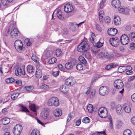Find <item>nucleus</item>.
Returning <instances> with one entry per match:
<instances>
[{"label": "nucleus", "mask_w": 135, "mask_h": 135, "mask_svg": "<svg viewBox=\"0 0 135 135\" xmlns=\"http://www.w3.org/2000/svg\"><path fill=\"white\" fill-rule=\"evenodd\" d=\"M86 91L85 92H84L83 93V95L85 96H86L88 95L90 92V90H89V87H87L86 88Z\"/></svg>", "instance_id": "6e6d98bb"}, {"label": "nucleus", "mask_w": 135, "mask_h": 135, "mask_svg": "<svg viewBox=\"0 0 135 135\" xmlns=\"http://www.w3.org/2000/svg\"><path fill=\"white\" fill-rule=\"evenodd\" d=\"M1 3L3 5L5 8H7L9 6V4L7 0H1Z\"/></svg>", "instance_id": "7c9ffc66"}, {"label": "nucleus", "mask_w": 135, "mask_h": 135, "mask_svg": "<svg viewBox=\"0 0 135 135\" xmlns=\"http://www.w3.org/2000/svg\"><path fill=\"white\" fill-rule=\"evenodd\" d=\"M76 68L78 70H80L83 69V66L82 64L80 63L77 64L76 65Z\"/></svg>", "instance_id": "79ce46f5"}, {"label": "nucleus", "mask_w": 135, "mask_h": 135, "mask_svg": "<svg viewBox=\"0 0 135 135\" xmlns=\"http://www.w3.org/2000/svg\"><path fill=\"white\" fill-rule=\"evenodd\" d=\"M126 68L125 66H120L118 69V71L119 73H122L127 69Z\"/></svg>", "instance_id": "c9c22d12"}, {"label": "nucleus", "mask_w": 135, "mask_h": 135, "mask_svg": "<svg viewBox=\"0 0 135 135\" xmlns=\"http://www.w3.org/2000/svg\"><path fill=\"white\" fill-rule=\"evenodd\" d=\"M105 111H107L106 108L104 107H102L100 108L98 110V114L101 113H102Z\"/></svg>", "instance_id": "09e8293b"}, {"label": "nucleus", "mask_w": 135, "mask_h": 135, "mask_svg": "<svg viewBox=\"0 0 135 135\" xmlns=\"http://www.w3.org/2000/svg\"><path fill=\"white\" fill-rule=\"evenodd\" d=\"M73 114V113L71 112L70 113L68 114V116L67 118V121L69 122L70 120L72 117V114Z\"/></svg>", "instance_id": "e2e57ef3"}, {"label": "nucleus", "mask_w": 135, "mask_h": 135, "mask_svg": "<svg viewBox=\"0 0 135 135\" xmlns=\"http://www.w3.org/2000/svg\"><path fill=\"white\" fill-rule=\"evenodd\" d=\"M96 29L98 31L100 32L102 31V28L100 25L97 24L96 25Z\"/></svg>", "instance_id": "338daca9"}, {"label": "nucleus", "mask_w": 135, "mask_h": 135, "mask_svg": "<svg viewBox=\"0 0 135 135\" xmlns=\"http://www.w3.org/2000/svg\"><path fill=\"white\" fill-rule=\"evenodd\" d=\"M21 107V111L23 112H29V111L28 109L25 107L23 105L19 104Z\"/></svg>", "instance_id": "5fc2aeb1"}, {"label": "nucleus", "mask_w": 135, "mask_h": 135, "mask_svg": "<svg viewBox=\"0 0 135 135\" xmlns=\"http://www.w3.org/2000/svg\"><path fill=\"white\" fill-rule=\"evenodd\" d=\"M84 23V21L80 22L79 23H71L69 24V28L73 32L75 33V34H77L78 32V31L75 27V26H77L78 27H79L82 23Z\"/></svg>", "instance_id": "423d86ee"}, {"label": "nucleus", "mask_w": 135, "mask_h": 135, "mask_svg": "<svg viewBox=\"0 0 135 135\" xmlns=\"http://www.w3.org/2000/svg\"><path fill=\"white\" fill-rule=\"evenodd\" d=\"M75 82L74 79L72 77H70L66 79L65 81L66 84L69 86L73 85Z\"/></svg>", "instance_id": "ddd939ff"}, {"label": "nucleus", "mask_w": 135, "mask_h": 135, "mask_svg": "<svg viewBox=\"0 0 135 135\" xmlns=\"http://www.w3.org/2000/svg\"><path fill=\"white\" fill-rule=\"evenodd\" d=\"M114 85L115 87L117 89H122L121 91H119V93L122 94L123 93L124 89L123 87V84L121 80L118 79L115 80L114 83Z\"/></svg>", "instance_id": "20e7f679"}, {"label": "nucleus", "mask_w": 135, "mask_h": 135, "mask_svg": "<svg viewBox=\"0 0 135 135\" xmlns=\"http://www.w3.org/2000/svg\"><path fill=\"white\" fill-rule=\"evenodd\" d=\"M120 39L121 44L124 45H127L129 41L128 37L125 34L122 35Z\"/></svg>", "instance_id": "1a4fd4ad"}, {"label": "nucleus", "mask_w": 135, "mask_h": 135, "mask_svg": "<svg viewBox=\"0 0 135 135\" xmlns=\"http://www.w3.org/2000/svg\"><path fill=\"white\" fill-rule=\"evenodd\" d=\"M109 42L113 46L117 47L119 45L120 40L118 37H113L110 39Z\"/></svg>", "instance_id": "9d476101"}, {"label": "nucleus", "mask_w": 135, "mask_h": 135, "mask_svg": "<svg viewBox=\"0 0 135 135\" xmlns=\"http://www.w3.org/2000/svg\"><path fill=\"white\" fill-rule=\"evenodd\" d=\"M14 46L16 49L19 52H21L23 51V44L20 40H16L15 42Z\"/></svg>", "instance_id": "39448f33"}, {"label": "nucleus", "mask_w": 135, "mask_h": 135, "mask_svg": "<svg viewBox=\"0 0 135 135\" xmlns=\"http://www.w3.org/2000/svg\"><path fill=\"white\" fill-rule=\"evenodd\" d=\"M113 6L116 8L118 9L121 6V3L119 0H113L112 2Z\"/></svg>", "instance_id": "2eb2a0df"}, {"label": "nucleus", "mask_w": 135, "mask_h": 135, "mask_svg": "<svg viewBox=\"0 0 135 135\" xmlns=\"http://www.w3.org/2000/svg\"><path fill=\"white\" fill-rule=\"evenodd\" d=\"M22 130V127L20 124H17L13 128V132L14 135H20Z\"/></svg>", "instance_id": "0eeeda50"}, {"label": "nucleus", "mask_w": 135, "mask_h": 135, "mask_svg": "<svg viewBox=\"0 0 135 135\" xmlns=\"http://www.w3.org/2000/svg\"><path fill=\"white\" fill-rule=\"evenodd\" d=\"M60 91L62 93H65L68 91L67 89L66 88L65 86H61L60 88Z\"/></svg>", "instance_id": "ea45409f"}, {"label": "nucleus", "mask_w": 135, "mask_h": 135, "mask_svg": "<svg viewBox=\"0 0 135 135\" xmlns=\"http://www.w3.org/2000/svg\"><path fill=\"white\" fill-rule=\"evenodd\" d=\"M25 43L27 47H29L31 44V42L28 39H27L25 40Z\"/></svg>", "instance_id": "864d4df0"}, {"label": "nucleus", "mask_w": 135, "mask_h": 135, "mask_svg": "<svg viewBox=\"0 0 135 135\" xmlns=\"http://www.w3.org/2000/svg\"><path fill=\"white\" fill-rule=\"evenodd\" d=\"M122 108L125 112L127 113H129L131 112V108L129 105L127 104H124L123 105Z\"/></svg>", "instance_id": "dca6fc26"}, {"label": "nucleus", "mask_w": 135, "mask_h": 135, "mask_svg": "<svg viewBox=\"0 0 135 135\" xmlns=\"http://www.w3.org/2000/svg\"><path fill=\"white\" fill-rule=\"evenodd\" d=\"M104 15V11L102 10L100 11L99 13V18L100 21L102 22L103 21V17Z\"/></svg>", "instance_id": "4be33fe9"}, {"label": "nucleus", "mask_w": 135, "mask_h": 135, "mask_svg": "<svg viewBox=\"0 0 135 135\" xmlns=\"http://www.w3.org/2000/svg\"><path fill=\"white\" fill-rule=\"evenodd\" d=\"M57 15V17L61 20L63 19V17L62 16V13L60 10L58 9L56 12Z\"/></svg>", "instance_id": "cd10ccee"}, {"label": "nucleus", "mask_w": 135, "mask_h": 135, "mask_svg": "<svg viewBox=\"0 0 135 135\" xmlns=\"http://www.w3.org/2000/svg\"><path fill=\"white\" fill-rule=\"evenodd\" d=\"M42 75V72L39 68L37 67V70L36 73V76L37 78H41Z\"/></svg>", "instance_id": "6ab92c4d"}, {"label": "nucleus", "mask_w": 135, "mask_h": 135, "mask_svg": "<svg viewBox=\"0 0 135 135\" xmlns=\"http://www.w3.org/2000/svg\"><path fill=\"white\" fill-rule=\"evenodd\" d=\"M85 56L86 58L88 59H90L91 58V55L90 54L89 52H87L85 54Z\"/></svg>", "instance_id": "774afa93"}, {"label": "nucleus", "mask_w": 135, "mask_h": 135, "mask_svg": "<svg viewBox=\"0 0 135 135\" xmlns=\"http://www.w3.org/2000/svg\"><path fill=\"white\" fill-rule=\"evenodd\" d=\"M62 54V53L61 50L57 49L56 50V56L59 57L61 56Z\"/></svg>", "instance_id": "a19ab883"}, {"label": "nucleus", "mask_w": 135, "mask_h": 135, "mask_svg": "<svg viewBox=\"0 0 135 135\" xmlns=\"http://www.w3.org/2000/svg\"><path fill=\"white\" fill-rule=\"evenodd\" d=\"M79 61L83 64H85L86 63L87 61L82 56H80L79 57Z\"/></svg>", "instance_id": "473e14b6"}, {"label": "nucleus", "mask_w": 135, "mask_h": 135, "mask_svg": "<svg viewBox=\"0 0 135 135\" xmlns=\"http://www.w3.org/2000/svg\"><path fill=\"white\" fill-rule=\"evenodd\" d=\"M57 61L55 57H52L49 59L48 61V63L50 64H52L55 63Z\"/></svg>", "instance_id": "c03bdc74"}, {"label": "nucleus", "mask_w": 135, "mask_h": 135, "mask_svg": "<svg viewBox=\"0 0 135 135\" xmlns=\"http://www.w3.org/2000/svg\"><path fill=\"white\" fill-rule=\"evenodd\" d=\"M19 94L20 93H19L14 92L13 93L11 94V98L13 100L16 99L17 98Z\"/></svg>", "instance_id": "a878e982"}, {"label": "nucleus", "mask_w": 135, "mask_h": 135, "mask_svg": "<svg viewBox=\"0 0 135 135\" xmlns=\"http://www.w3.org/2000/svg\"><path fill=\"white\" fill-rule=\"evenodd\" d=\"M52 55V52L50 51H48L44 52V56H45V58H47L51 56Z\"/></svg>", "instance_id": "c85d7f7f"}, {"label": "nucleus", "mask_w": 135, "mask_h": 135, "mask_svg": "<svg viewBox=\"0 0 135 135\" xmlns=\"http://www.w3.org/2000/svg\"><path fill=\"white\" fill-rule=\"evenodd\" d=\"M31 58L33 61L35 62H37L38 61L37 58L35 55H33Z\"/></svg>", "instance_id": "0e129e2a"}, {"label": "nucleus", "mask_w": 135, "mask_h": 135, "mask_svg": "<svg viewBox=\"0 0 135 135\" xmlns=\"http://www.w3.org/2000/svg\"><path fill=\"white\" fill-rule=\"evenodd\" d=\"M96 93L95 90L93 89L91 91V93L89 95L90 97L91 98H93L95 95Z\"/></svg>", "instance_id": "49530a36"}, {"label": "nucleus", "mask_w": 135, "mask_h": 135, "mask_svg": "<svg viewBox=\"0 0 135 135\" xmlns=\"http://www.w3.org/2000/svg\"><path fill=\"white\" fill-rule=\"evenodd\" d=\"M109 90V89L107 87L102 86L100 88L99 93L100 95L104 96L108 93Z\"/></svg>", "instance_id": "9b49d317"}, {"label": "nucleus", "mask_w": 135, "mask_h": 135, "mask_svg": "<svg viewBox=\"0 0 135 135\" xmlns=\"http://www.w3.org/2000/svg\"><path fill=\"white\" fill-rule=\"evenodd\" d=\"M107 112L105 111V112L99 114V116L102 118H105L107 116Z\"/></svg>", "instance_id": "a18cd8bd"}, {"label": "nucleus", "mask_w": 135, "mask_h": 135, "mask_svg": "<svg viewBox=\"0 0 135 135\" xmlns=\"http://www.w3.org/2000/svg\"><path fill=\"white\" fill-rule=\"evenodd\" d=\"M82 122L83 123H88L90 122V120L89 118L86 117L83 118Z\"/></svg>", "instance_id": "603ef678"}, {"label": "nucleus", "mask_w": 135, "mask_h": 135, "mask_svg": "<svg viewBox=\"0 0 135 135\" xmlns=\"http://www.w3.org/2000/svg\"><path fill=\"white\" fill-rule=\"evenodd\" d=\"M131 132L129 129H126L124 131L123 135H131Z\"/></svg>", "instance_id": "3c124183"}, {"label": "nucleus", "mask_w": 135, "mask_h": 135, "mask_svg": "<svg viewBox=\"0 0 135 135\" xmlns=\"http://www.w3.org/2000/svg\"><path fill=\"white\" fill-rule=\"evenodd\" d=\"M129 37L131 38H134L135 37V33L131 32L129 35Z\"/></svg>", "instance_id": "052dcab7"}, {"label": "nucleus", "mask_w": 135, "mask_h": 135, "mask_svg": "<svg viewBox=\"0 0 135 135\" xmlns=\"http://www.w3.org/2000/svg\"><path fill=\"white\" fill-rule=\"evenodd\" d=\"M25 73V67L23 66L17 68L15 71V74L17 76H20L22 74L24 75Z\"/></svg>", "instance_id": "6e6552de"}, {"label": "nucleus", "mask_w": 135, "mask_h": 135, "mask_svg": "<svg viewBox=\"0 0 135 135\" xmlns=\"http://www.w3.org/2000/svg\"><path fill=\"white\" fill-rule=\"evenodd\" d=\"M89 39L90 41L94 45L96 44L95 36L94 33H91V34L89 38Z\"/></svg>", "instance_id": "f3484780"}, {"label": "nucleus", "mask_w": 135, "mask_h": 135, "mask_svg": "<svg viewBox=\"0 0 135 135\" xmlns=\"http://www.w3.org/2000/svg\"><path fill=\"white\" fill-rule=\"evenodd\" d=\"M64 9L65 11L66 12H70L74 9V8L73 6L70 4H67L64 6Z\"/></svg>", "instance_id": "f8f14e48"}, {"label": "nucleus", "mask_w": 135, "mask_h": 135, "mask_svg": "<svg viewBox=\"0 0 135 135\" xmlns=\"http://www.w3.org/2000/svg\"><path fill=\"white\" fill-rule=\"evenodd\" d=\"M113 57V55L112 54H109L107 52H106L105 59H110L112 58Z\"/></svg>", "instance_id": "4d7b16f0"}, {"label": "nucleus", "mask_w": 135, "mask_h": 135, "mask_svg": "<svg viewBox=\"0 0 135 135\" xmlns=\"http://www.w3.org/2000/svg\"><path fill=\"white\" fill-rule=\"evenodd\" d=\"M70 62L71 63V64L73 66L76 64V59H72Z\"/></svg>", "instance_id": "680f3d73"}, {"label": "nucleus", "mask_w": 135, "mask_h": 135, "mask_svg": "<svg viewBox=\"0 0 135 135\" xmlns=\"http://www.w3.org/2000/svg\"><path fill=\"white\" fill-rule=\"evenodd\" d=\"M14 24H11L10 25L9 29L7 31V32L8 33L9 31L11 30L10 34L11 37L13 38H16L18 37V35L19 33V32L18 30L16 28H13V27L14 26Z\"/></svg>", "instance_id": "f03ea898"}, {"label": "nucleus", "mask_w": 135, "mask_h": 135, "mask_svg": "<svg viewBox=\"0 0 135 135\" xmlns=\"http://www.w3.org/2000/svg\"><path fill=\"white\" fill-rule=\"evenodd\" d=\"M62 111L59 109H57L54 110V114L55 117H59L62 114Z\"/></svg>", "instance_id": "412c9836"}, {"label": "nucleus", "mask_w": 135, "mask_h": 135, "mask_svg": "<svg viewBox=\"0 0 135 135\" xmlns=\"http://www.w3.org/2000/svg\"><path fill=\"white\" fill-rule=\"evenodd\" d=\"M123 123L121 121L119 120L117 122L116 127L118 129L120 128L122 125Z\"/></svg>", "instance_id": "8fccbe9b"}, {"label": "nucleus", "mask_w": 135, "mask_h": 135, "mask_svg": "<svg viewBox=\"0 0 135 135\" xmlns=\"http://www.w3.org/2000/svg\"><path fill=\"white\" fill-rule=\"evenodd\" d=\"M130 48L131 49L133 50L135 48V44L134 43H131L130 44Z\"/></svg>", "instance_id": "69168bd1"}, {"label": "nucleus", "mask_w": 135, "mask_h": 135, "mask_svg": "<svg viewBox=\"0 0 135 135\" xmlns=\"http://www.w3.org/2000/svg\"><path fill=\"white\" fill-rule=\"evenodd\" d=\"M47 104L49 106L57 107L59 105V99L56 97H52L48 101Z\"/></svg>", "instance_id": "7ed1b4c3"}, {"label": "nucleus", "mask_w": 135, "mask_h": 135, "mask_svg": "<svg viewBox=\"0 0 135 135\" xmlns=\"http://www.w3.org/2000/svg\"><path fill=\"white\" fill-rule=\"evenodd\" d=\"M117 66V65L115 63H111L107 65L105 67V69L107 70H109L110 69L114 68Z\"/></svg>", "instance_id": "393cba45"}, {"label": "nucleus", "mask_w": 135, "mask_h": 135, "mask_svg": "<svg viewBox=\"0 0 135 135\" xmlns=\"http://www.w3.org/2000/svg\"><path fill=\"white\" fill-rule=\"evenodd\" d=\"M110 18L108 16L105 17L104 18V21L106 23H109L110 22Z\"/></svg>", "instance_id": "bf43d9fd"}, {"label": "nucleus", "mask_w": 135, "mask_h": 135, "mask_svg": "<svg viewBox=\"0 0 135 135\" xmlns=\"http://www.w3.org/2000/svg\"><path fill=\"white\" fill-rule=\"evenodd\" d=\"M2 122L4 125H6L9 123L10 122V119L7 118H5L3 119Z\"/></svg>", "instance_id": "58836bf2"}, {"label": "nucleus", "mask_w": 135, "mask_h": 135, "mask_svg": "<svg viewBox=\"0 0 135 135\" xmlns=\"http://www.w3.org/2000/svg\"><path fill=\"white\" fill-rule=\"evenodd\" d=\"M90 48L89 45L87 42L83 41L81 42L77 47V50L80 52H85Z\"/></svg>", "instance_id": "f257e3e1"}, {"label": "nucleus", "mask_w": 135, "mask_h": 135, "mask_svg": "<svg viewBox=\"0 0 135 135\" xmlns=\"http://www.w3.org/2000/svg\"><path fill=\"white\" fill-rule=\"evenodd\" d=\"M94 108L92 105L91 104H88L87 106V109L88 111L90 113H92L93 112V109Z\"/></svg>", "instance_id": "4c0bfd02"}, {"label": "nucleus", "mask_w": 135, "mask_h": 135, "mask_svg": "<svg viewBox=\"0 0 135 135\" xmlns=\"http://www.w3.org/2000/svg\"><path fill=\"white\" fill-rule=\"evenodd\" d=\"M118 32L117 29L114 28H111L108 29L107 31L108 35L111 36H113L115 35Z\"/></svg>", "instance_id": "4468645a"}, {"label": "nucleus", "mask_w": 135, "mask_h": 135, "mask_svg": "<svg viewBox=\"0 0 135 135\" xmlns=\"http://www.w3.org/2000/svg\"><path fill=\"white\" fill-rule=\"evenodd\" d=\"M27 70L28 72L29 73L32 74L34 71L33 67L31 65H28L27 66Z\"/></svg>", "instance_id": "b1692460"}, {"label": "nucleus", "mask_w": 135, "mask_h": 135, "mask_svg": "<svg viewBox=\"0 0 135 135\" xmlns=\"http://www.w3.org/2000/svg\"><path fill=\"white\" fill-rule=\"evenodd\" d=\"M29 107L30 109L33 112H35L36 111V107L35 104H30Z\"/></svg>", "instance_id": "e433bc0d"}, {"label": "nucleus", "mask_w": 135, "mask_h": 135, "mask_svg": "<svg viewBox=\"0 0 135 135\" xmlns=\"http://www.w3.org/2000/svg\"><path fill=\"white\" fill-rule=\"evenodd\" d=\"M106 0H102L100 2L99 4V7L101 8H103L106 4Z\"/></svg>", "instance_id": "37998d69"}, {"label": "nucleus", "mask_w": 135, "mask_h": 135, "mask_svg": "<svg viewBox=\"0 0 135 135\" xmlns=\"http://www.w3.org/2000/svg\"><path fill=\"white\" fill-rule=\"evenodd\" d=\"M40 131L38 130L34 129L32 131L31 135H40Z\"/></svg>", "instance_id": "2f4dec72"}, {"label": "nucleus", "mask_w": 135, "mask_h": 135, "mask_svg": "<svg viewBox=\"0 0 135 135\" xmlns=\"http://www.w3.org/2000/svg\"><path fill=\"white\" fill-rule=\"evenodd\" d=\"M121 20L120 18L118 16H114V22L115 25H119L120 23Z\"/></svg>", "instance_id": "a211bd4d"}, {"label": "nucleus", "mask_w": 135, "mask_h": 135, "mask_svg": "<svg viewBox=\"0 0 135 135\" xmlns=\"http://www.w3.org/2000/svg\"><path fill=\"white\" fill-rule=\"evenodd\" d=\"M116 110L118 114H120L122 111L121 106L119 104L117 105L116 107Z\"/></svg>", "instance_id": "5701e85b"}, {"label": "nucleus", "mask_w": 135, "mask_h": 135, "mask_svg": "<svg viewBox=\"0 0 135 135\" xmlns=\"http://www.w3.org/2000/svg\"><path fill=\"white\" fill-rule=\"evenodd\" d=\"M15 81V80L12 78H8L5 80V82L8 83H12Z\"/></svg>", "instance_id": "de8ad7c7"}, {"label": "nucleus", "mask_w": 135, "mask_h": 135, "mask_svg": "<svg viewBox=\"0 0 135 135\" xmlns=\"http://www.w3.org/2000/svg\"><path fill=\"white\" fill-rule=\"evenodd\" d=\"M40 88L42 89H46L49 88V86L46 84H43L40 86Z\"/></svg>", "instance_id": "13d9d810"}, {"label": "nucleus", "mask_w": 135, "mask_h": 135, "mask_svg": "<svg viewBox=\"0 0 135 135\" xmlns=\"http://www.w3.org/2000/svg\"><path fill=\"white\" fill-rule=\"evenodd\" d=\"M49 115V112L47 111L44 110L42 111L41 114V116L44 119L47 118Z\"/></svg>", "instance_id": "aec40b11"}, {"label": "nucleus", "mask_w": 135, "mask_h": 135, "mask_svg": "<svg viewBox=\"0 0 135 135\" xmlns=\"http://www.w3.org/2000/svg\"><path fill=\"white\" fill-rule=\"evenodd\" d=\"M65 68L68 70H70L72 69L73 68V66L70 62L66 63L65 64Z\"/></svg>", "instance_id": "bb28decb"}, {"label": "nucleus", "mask_w": 135, "mask_h": 135, "mask_svg": "<svg viewBox=\"0 0 135 135\" xmlns=\"http://www.w3.org/2000/svg\"><path fill=\"white\" fill-rule=\"evenodd\" d=\"M107 118L110 121L109 124L110 128V129H112L113 128V126L112 117L111 116H109L107 117Z\"/></svg>", "instance_id": "c756f323"}, {"label": "nucleus", "mask_w": 135, "mask_h": 135, "mask_svg": "<svg viewBox=\"0 0 135 135\" xmlns=\"http://www.w3.org/2000/svg\"><path fill=\"white\" fill-rule=\"evenodd\" d=\"M127 69L129 68V69H127V71L126 72V74L128 75H131L132 73V71L131 70L132 68L131 66H127Z\"/></svg>", "instance_id": "f704fd0d"}, {"label": "nucleus", "mask_w": 135, "mask_h": 135, "mask_svg": "<svg viewBox=\"0 0 135 135\" xmlns=\"http://www.w3.org/2000/svg\"><path fill=\"white\" fill-rule=\"evenodd\" d=\"M106 52H101L98 54V55L99 57L102 59H105Z\"/></svg>", "instance_id": "72a5a7b5"}]
</instances>
